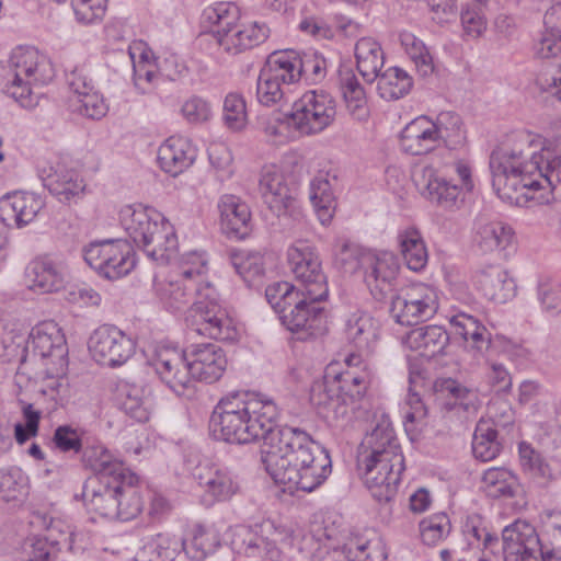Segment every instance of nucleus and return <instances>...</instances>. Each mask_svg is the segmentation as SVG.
<instances>
[{
	"label": "nucleus",
	"mask_w": 561,
	"mask_h": 561,
	"mask_svg": "<svg viewBox=\"0 0 561 561\" xmlns=\"http://www.w3.org/2000/svg\"><path fill=\"white\" fill-rule=\"evenodd\" d=\"M276 402L262 393H230L215 407L209 426L216 439L250 444L266 436L279 417Z\"/></svg>",
	"instance_id": "obj_1"
},
{
	"label": "nucleus",
	"mask_w": 561,
	"mask_h": 561,
	"mask_svg": "<svg viewBox=\"0 0 561 561\" xmlns=\"http://www.w3.org/2000/svg\"><path fill=\"white\" fill-rule=\"evenodd\" d=\"M537 145L530 135H517L512 144L494 149L490 156L492 186L497 196L517 206L525 204L524 190L539 168Z\"/></svg>",
	"instance_id": "obj_2"
},
{
	"label": "nucleus",
	"mask_w": 561,
	"mask_h": 561,
	"mask_svg": "<svg viewBox=\"0 0 561 561\" xmlns=\"http://www.w3.org/2000/svg\"><path fill=\"white\" fill-rule=\"evenodd\" d=\"M118 219L133 242L151 260L168 263L178 248L172 225L156 209L138 205L121 208Z\"/></svg>",
	"instance_id": "obj_3"
},
{
	"label": "nucleus",
	"mask_w": 561,
	"mask_h": 561,
	"mask_svg": "<svg viewBox=\"0 0 561 561\" xmlns=\"http://www.w3.org/2000/svg\"><path fill=\"white\" fill-rule=\"evenodd\" d=\"M201 24L213 32L218 45L230 54L260 45L270 31L265 23H240L239 7L232 2H217L205 8Z\"/></svg>",
	"instance_id": "obj_4"
},
{
	"label": "nucleus",
	"mask_w": 561,
	"mask_h": 561,
	"mask_svg": "<svg viewBox=\"0 0 561 561\" xmlns=\"http://www.w3.org/2000/svg\"><path fill=\"white\" fill-rule=\"evenodd\" d=\"M54 76V67L45 55L34 47L19 46L0 70V85L23 107H31L33 87L47 84Z\"/></svg>",
	"instance_id": "obj_5"
},
{
	"label": "nucleus",
	"mask_w": 561,
	"mask_h": 561,
	"mask_svg": "<svg viewBox=\"0 0 561 561\" xmlns=\"http://www.w3.org/2000/svg\"><path fill=\"white\" fill-rule=\"evenodd\" d=\"M321 445L309 433L296 426H277L266 436L261 451V461L271 476L289 467L301 457L308 456Z\"/></svg>",
	"instance_id": "obj_6"
},
{
	"label": "nucleus",
	"mask_w": 561,
	"mask_h": 561,
	"mask_svg": "<svg viewBox=\"0 0 561 561\" xmlns=\"http://www.w3.org/2000/svg\"><path fill=\"white\" fill-rule=\"evenodd\" d=\"M336 101L324 90H308L286 115L287 127L301 136H312L329 128L336 118Z\"/></svg>",
	"instance_id": "obj_7"
},
{
	"label": "nucleus",
	"mask_w": 561,
	"mask_h": 561,
	"mask_svg": "<svg viewBox=\"0 0 561 561\" xmlns=\"http://www.w3.org/2000/svg\"><path fill=\"white\" fill-rule=\"evenodd\" d=\"M438 136L439 160L442 168L451 169L460 178L468 192L473 190L472 169L470 162L459 157V151L466 145V131L461 117L455 112H442L434 121Z\"/></svg>",
	"instance_id": "obj_8"
},
{
	"label": "nucleus",
	"mask_w": 561,
	"mask_h": 561,
	"mask_svg": "<svg viewBox=\"0 0 561 561\" xmlns=\"http://www.w3.org/2000/svg\"><path fill=\"white\" fill-rule=\"evenodd\" d=\"M439 307L437 290L416 282L398 288L391 295L389 312L401 325H415L430 320Z\"/></svg>",
	"instance_id": "obj_9"
},
{
	"label": "nucleus",
	"mask_w": 561,
	"mask_h": 561,
	"mask_svg": "<svg viewBox=\"0 0 561 561\" xmlns=\"http://www.w3.org/2000/svg\"><path fill=\"white\" fill-rule=\"evenodd\" d=\"M137 483L138 477L123 462H112L107 458V517L126 522L141 512Z\"/></svg>",
	"instance_id": "obj_10"
},
{
	"label": "nucleus",
	"mask_w": 561,
	"mask_h": 561,
	"mask_svg": "<svg viewBox=\"0 0 561 561\" xmlns=\"http://www.w3.org/2000/svg\"><path fill=\"white\" fill-rule=\"evenodd\" d=\"M457 173L442 168V160L432 162L421 168L414 174V183L420 194L430 203L446 210L458 208L462 202V190L468 191L461 180L455 183L453 175ZM458 179H460L458 176Z\"/></svg>",
	"instance_id": "obj_11"
},
{
	"label": "nucleus",
	"mask_w": 561,
	"mask_h": 561,
	"mask_svg": "<svg viewBox=\"0 0 561 561\" xmlns=\"http://www.w3.org/2000/svg\"><path fill=\"white\" fill-rule=\"evenodd\" d=\"M332 472V460L324 447H316L306 457L299 458L289 467L277 472L272 479L279 484L288 485L307 493L321 486Z\"/></svg>",
	"instance_id": "obj_12"
},
{
	"label": "nucleus",
	"mask_w": 561,
	"mask_h": 561,
	"mask_svg": "<svg viewBox=\"0 0 561 561\" xmlns=\"http://www.w3.org/2000/svg\"><path fill=\"white\" fill-rule=\"evenodd\" d=\"M287 261L295 278L307 290L311 299H327L329 295L327 276L317 249L307 240H296L287 249Z\"/></svg>",
	"instance_id": "obj_13"
},
{
	"label": "nucleus",
	"mask_w": 561,
	"mask_h": 561,
	"mask_svg": "<svg viewBox=\"0 0 561 561\" xmlns=\"http://www.w3.org/2000/svg\"><path fill=\"white\" fill-rule=\"evenodd\" d=\"M369 380L366 373L345 370L336 374L333 382L329 387L321 389L319 385L312 389L311 401L317 405H323L332 410L335 414L344 415L347 413V405L363 398L368 387Z\"/></svg>",
	"instance_id": "obj_14"
},
{
	"label": "nucleus",
	"mask_w": 561,
	"mask_h": 561,
	"mask_svg": "<svg viewBox=\"0 0 561 561\" xmlns=\"http://www.w3.org/2000/svg\"><path fill=\"white\" fill-rule=\"evenodd\" d=\"M542 551L535 527L518 519L503 529L500 547L494 548L492 557L478 561H540Z\"/></svg>",
	"instance_id": "obj_15"
},
{
	"label": "nucleus",
	"mask_w": 561,
	"mask_h": 561,
	"mask_svg": "<svg viewBox=\"0 0 561 561\" xmlns=\"http://www.w3.org/2000/svg\"><path fill=\"white\" fill-rule=\"evenodd\" d=\"M394 459L396 457L382 456L375 457V460L371 457H364L362 460L364 482L371 496L379 503L391 502L398 493L404 470V457L399 455V459Z\"/></svg>",
	"instance_id": "obj_16"
},
{
	"label": "nucleus",
	"mask_w": 561,
	"mask_h": 561,
	"mask_svg": "<svg viewBox=\"0 0 561 561\" xmlns=\"http://www.w3.org/2000/svg\"><path fill=\"white\" fill-rule=\"evenodd\" d=\"M539 168L524 190L525 204L547 205L556 198H561V156L542 148L538 154Z\"/></svg>",
	"instance_id": "obj_17"
},
{
	"label": "nucleus",
	"mask_w": 561,
	"mask_h": 561,
	"mask_svg": "<svg viewBox=\"0 0 561 561\" xmlns=\"http://www.w3.org/2000/svg\"><path fill=\"white\" fill-rule=\"evenodd\" d=\"M148 362L161 381L178 396L193 388L187 352L170 345H158Z\"/></svg>",
	"instance_id": "obj_18"
},
{
	"label": "nucleus",
	"mask_w": 561,
	"mask_h": 561,
	"mask_svg": "<svg viewBox=\"0 0 561 561\" xmlns=\"http://www.w3.org/2000/svg\"><path fill=\"white\" fill-rule=\"evenodd\" d=\"M187 327L198 335L234 341L238 331L227 311L214 300H197L188 309Z\"/></svg>",
	"instance_id": "obj_19"
},
{
	"label": "nucleus",
	"mask_w": 561,
	"mask_h": 561,
	"mask_svg": "<svg viewBox=\"0 0 561 561\" xmlns=\"http://www.w3.org/2000/svg\"><path fill=\"white\" fill-rule=\"evenodd\" d=\"M261 534L248 526L236 529L232 546L238 553L259 561H279L280 550L276 547L280 533L267 520L259 526Z\"/></svg>",
	"instance_id": "obj_20"
},
{
	"label": "nucleus",
	"mask_w": 561,
	"mask_h": 561,
	"mask_svg": "<svg viewBox=\"0 0 561 561\" xmlns=\"http://www.w3.org/2000/svg\"><path fill=\"white\" fill-rule=\"evenodd\" d=\"M322 300L311 299L307 290H302L293 307L279 316V319L289 331L300 334L301 340L316 336L323 331L324 310L319 306Z\"/></svg>",
	"instance_id": "obj_21"
},
{
	"label": "nucleus",
	"mask_w": 561,
	"mask_h": 561,
	"mask_svg": "<svg viewBox=\"0 0 561 561\" xmlns=\"http://www.w3.org/2000/svg\"><path fill=\"white\" fill-rule=\"evenodd\" d=\"M449 323L454 333L461 336L471 348L481 355L489 350L506 352L512 346L511 340L501 334L492 336L478 318L463 311L450 316Z\"/></svg>",
	"instance_id": "obj_22"
},
{
	"label": "nucleus",
	"mask_w": 561,
	"mask_h": 561,
	"mask_svg": "<svg viewBox=\"0 0 561 561\" xmlns=\"http://www.w3.org/2000/svg\"><path fill=\"white\" fill-rule=\"evenodd\" d=\"M30 344L34 355L51 360L57 376L65 374L68 348L65 335L57 323L46 321L34 327L31 331Z\"/></svg>",
	"instance_id": "obj_23"
},
{
	"label": "nucleus",
	"mask_w": 561,
	"mask_h": 561,
	"mask_svg": "<svg viewBox=\"0 0 561 561\" xmlns=\"http://www.w3.org/2000/svg\"><path fill=\"white\" fill-rule=\"evenodd\" d=\"M368 263L365 283L370 294L378 301H383L397 288L400 270L398 257L391 252L373 253L364 259Z\"/></svg>",
	"instance_id": "obj_24"
},
{
	"label": "nucleus",
	"mask_w": 561,
	"mask_h": 561,
	"mask_svg": "<svg viewBox=\"0 0 561 561\" xmlns=\"http://www.w3.org/2000/svg\"><path fill=\"white\" fill-rule=\"evenodd\" d=\"M401 149L412 156L433 154L439 161V142L434 121L421 115L408 123L400 133Z\"/></svg>",
	"instance_id": "obj_25"
},
{
	"label": "nucleus",
	"mask_w": 561,
	"mask_h": 561,
	"mask_svg": "<svg viewBox=\"0 0 561 561\" xmlns=\"http://www.w3.org/2000/svg\"><path fill=\"white\" fill-rule=\"evenodd\" d=\"M192 383L194 380L214 383L227 369L225 351L213 343L192 345L188 351Z\"/></svg>",
	"instance_id": "obj_26"
},
{
	"label": "nucleus",
	"mask_w": 561,
	"mask_h": 561,
	"mask_svg": "<svg viewBox=\"0 0 561 561\" xmlns=\"http://www.w3.org/2000/svg\"><path fill=\"white\" fill-rule=\"evenodd\" d=\"M38 173L44 186L61 203L77 199L84 192L85 184L78 171L62 161L41 168Z\"/></svg>",
	"instance_id": "obj_27"
},
{
	"label": "nucleus",
	"mask_w": 561,
	"mask_h": 561,
	"mask_svg": "<svg viewBox=\"0 0 561 561\" xmlns=\"http://www.w3.org/2000/svg\"><path fill=\"white\" fill-rule=\"evenodd\" d=\"M259 192L264 204L277 216L294 208L295 198L288 187L285 175L275 164H265L259 176Z\"/></svg>",
	"instance_id": "obj_28"
},
{
	"label": "nucleus",
	"mask_w": 561,
	"mask_h": 561,
	"mask_svg": "<svg viewBox=\"0 0 561 561\" xmlns=\"http://www.w3.org/2000/svg\"><path fill=\"white\" fill-rule=\"evenodd\" d=\"M41 196L28 192H14L0 199V221L4 227L22 228L32 222L44 207Z\"/></svg>",
	"instance_id": "obj_29"
},
{
	"label": "nucleus",
	"mask_w": 561,
	"mask_h": 561,
	"mask_svg": "<svg viewBox=\"0 0 561 561\" xmlns=\"http://www.w3.org/2000/svg\"><path fill=\"white\" fill-rule=\"evenodd\" d=\"M111 401L114 407L137 423L149 421L152 412L150 391L144 387L119 381L112 389Z\"/></svg>",
	"instance_id": "obj_30"
},
{
	"label": "nucleus",
	"mask_w": 561,
	"mask_h": 561,
	"mask_svg": "<svg viewBox=\"0 0 561 561\" xmlns=\"http://www.w3.org/2000/svg\"><path fill=\"white\" fill-rule=\"evenodd\" d=\"M153 290L167 310L178 312L193 305L195 295L199 294L201 285L174 273L164 279L154 278Z\"/></svg>",
	"instance_id": "obj_31"
},
{
	"label": "nucleus",
	"mask_w": 561,
	"mask_h": 561,
	"mask_svg": "<svg viewBox=\"0 0 561 561\" xmlns=\"http://www.w3.org/2000/svg\"><path fill=\"white\" fill-rule=\"evenodd\" d=\"M196 149L181 136H171L158 149V163L171 176H178L191 168L196 160Z\"/></svg>",
	"instance_id": "obj_32"
},
{
	"label": "nucleus",
	"mask_w": 561,
	"mask_h": 561,
	"mask_svg": "<svg viewBox=\"0 0 561 561\" xmlns=\"http://www.w3.org/2000/svg\"><path fill=\"white\" fill-rule=\"evenodd\" d=\"M26 275L30 288L41 294L59 291L66 286V268L49 256L34 259L27 266Z\"/></svg>",
	"instance_id": "obj_33"
},
{
	"label": "nucleus",
	"mask_w": 561,
	"mask_h": 561,
	"mask_svg": "<svg viewBox=\"0 0 561 561\" xmlns=\"http://www.w3.org/2000/svg\"><path fill=\"white\" fill-rule=\"evenodd\" d=\"M513 240V228L503 221L478 218L474 222L473 243L483 253L504 252Z\"/></svg>",
	"instance_id": "obj_34"
},
{
	"label": "nucleus",
	"mask_w": 561,
	"mask_h": 561,
	"mask_svg": "<svg viewBox=\"0 0 561 561\" xmlns=\"http://www.w3.org/2000/svg\"><path fill=\"white\" fill-rule=\"evenodd\" d=\"M221 228L230 237L244 239L250 232L251 211L240 197L222 195L218 202Z\"/></svg>",
	"instance_id": "obj_35"
},
{
	"label": "nucleus",
	"mask_w": 561,
	"mask_h": 561,
	"mask_svg": "<svg viewBox=\"0 0 561 561\" xmlns=\"http://www.w3.org/2000/svg\"><path fill=\"white\" fill-rule=\"evenodd\" d=\"M476 284L486 299L497 304H505L515 296V282L500 265H489L479 271Z\"/></svg>",
	"instance_id": "obj_36"
},
{
	"label": "nucleus",
	"mask_w": 561,
	"mask_h": 561,
	"mask_svg": "<svg viewBox=\"0 0 561 561\" xmlns=\"http://www.w3.org/2000/svg\"><path fill=\"white\" fill-rule=\"evenodd\" d=\"M336 185V174L329 171H320L310 183V201L323 226L331 222L335 211L334 190Z\"/></svg>",
	"instance_id": "obj_37"
},
{
	"label": "nucleus",
	"mask_w": 561,
	"mask_h": 561,
	"mask_svg": "<svg viewBox=\"0 0 561 561\" xmlns=\"http://www.w3.org/2000/svg\"><path fill=\"white\" fill-rule=\"evenodd\" d=\"M364 448L363 456L375 457L390 456L396 457L394 461L402 455L399 440L388 417H382L373 431L362 443Z\"/></svg>",
	"instance_id": "obj_38"
},
{
	"label": "nucleus",
	"mask_w": 561,
	"mask_h": 561,
	"mask_svg": "<svg viewBox=\"0 0 561 561\" xmlns=\"http://www.w3.org/2000/svg\"><path fill=\"white\" fill-rule=\"evenodd\" d=\"M404 343L421 356L432 358L444 353L449 343V334L440 325H425L411 330Z\"/></svg>",
	"instance_id": "obj_39"
},
{
	"label": "nucleus",
	"mask_w": 561,
	"mask_h": 561,
	"mask_svg": "<svg viewBox=\"0 0 561 561\" xmlns=\"http://www.w3.org/2000/svg\"><path fill=\"white\" fill-rule=\"evenodd\" d=\"M198 481L214 501H228L240 489L236 476L228 468L215 465L198 473Z\"/></svg>",
	"instance_id": "obj_40"
},
{
	"label": "nucleus",
	"mask_w": 561,
	"mask_h": 561,
	"mask_svg": "<svg viewBox=\"0 0 561 561\" xmlns=\"http://www.w3.org/2000/svg\"><path fill=\"white\" fill-rule=\"evenodd\" d=\"M354 50L358 72L367 82H374L383 66L381 45L373 37H362L356 42Z\"/></svg>",
	"instance_id": "obj_41"
},
{
	"label": "nucleus",
	"mask_w": 561,
	"mask_h": 561,
	"mask_svg": "<svg viewBox=\"0 0 561 561\" xmlns=\"http://www.w3.org/2000/svg\"><path fill=\"white\" fill-rule=\"evenodd\" d=\"M136 266V253L126 239H107V279L129 274Z\"/></svg>",
	"instance_id": "obj_42"
},
{
	"label": "nucleus",
	"mask_w": 561,
	"mask_h": 561,
	"mask_svg": "<svg viewBox=\"0 0 561 561\" xmlns=\"http://www.w3.org/2000/svg\"><path fill=\"white\" fill-rule=\"evenodd\" d=\"M262 70L284 85L293 84L300 80L299 54L291 49L274 51L267 57Z\"/></svg>",
	"instance_id": "obj_43"
},
{
	"label": "nucleus",
	"mask_w": 561,
	"mask_h": 561,
	"mask_svg": "<svg viewBox=\"0 0 561 561\" xmlns=\"http://www.w3.org/2000/svg\"><path fill=\"white\" fill-rule=\"evenodd\" d=\"M480 488L491 499L512 497L518 488V480L505 467H491L483 472Z\"/></svg>",
	"instance_id": "obj_44"
},
{
	"label": "nucleus",
	"mask_w": 561,
	"mask_h": 561,
	"mask_svg": "<svg viewBox=\"0 0 561 561\" xmlns=\"http://www.w3.org/2000/svg\"><path fill=\"white\" fill-rule=\"evenodd\" d=\"M398 241L408 268L413 272L424 270L428 253L421 232L415 228L404 229L399 232Z\"/></svg>",
	"instance_id": "obj_45"
},
{
	"label": "nucleus",
	"mask_w": 561,
	"mask_h": 561,
	"mask_svg": "<svg viewBox=\"0 0 561 561\" xmlns=\"http://www.w3.org/2000/svg\"><path fill=\"white\" fill-rule=\"evenodd\" d=\"M345 334L358 350H369L378 337V328L369 313L356 311L346 321Z\"/></svg>",
	"instance_id": "obj_46"
},
{
	"label": "nucleus",
	"mask_w": 561,
	"mask_h": 561,
	"mask_svg": "<svg viewBox=\"0 0 561 561\" xmlns=\"http://www.w3.org/2000/svg\"><path fill=\"white\" fill-rule=\"evenodd\" d=\"M377 91L387 101L399 100L407 95L412 87V77L402 68L390 67L377 77Z\"/></svg>",
	"instance_id": "obj_47"
},
{
	"label": "nucleus",
	"mask_w": 561,
	"mask_h": 561,
	"mask_svg": "<svg viewBox=\"0 0 561 561\" xmlns=\"http://www.w3.org/2000/svg\"><path fill=\"white\" fill-rule=\"evenodd\" d=\"M503 449L497 431L491 422L480 420L476 426L472 439V454L481 461H491L496 458Z\"/></svg>",
	"instance_id": "obj_48"
},
{
	"label": "nucleus",
	"mask_w": 561,
	"mask_h": 561,
	"mask_svg": "<svg viewBox=\"0 0 561 561\" xmlns=\"http://www.w3.org/2000/svg\"><path fill=\"white\" fill-rule=\"evenodd\" d=\"M434 388L436 392H440L453 400V402H449L451 408H460L468 414H474L480 407L478 392L462 386L455 379L437 380Z\"/></svg>",
	"instance_id": "obj_49"
},
{
	"label": "nucleus",
	"mask_w": 561,
	"mask_h": 561,
	"mask_svg": "<svg viewBox=\"0 0 561 561\" xmlns=\"http://www.w3.org/2000/svg\"><path fill=\"white\" fill-rule=\"evenodd\" d=\"M219 542V536L215 529L195 525L191 537L183 539V551L190 559L202 561L216 550Z\"/></svg>",
	"instance_id": "obj_50"
},
{
	"label": "nucleus",
	"mask_w": 561,
	"mask_h": 561,
	"mask_svg": "<svg viewBox=\"0 0 561 561\" xmlns=\"http://www.w3.org/2000/svg\"><path fill=\"white\" fill-rule=\"evenodd\" d=\"M229 261L236 273L249 285L264 274V256L259 251L231 249Z\"/></svg>",
	"instance_id": "obj_51"
},
{
	"label": "nucleus",
	"mask_w": 561,
	"mask_h": 561,
	"mask_svg": "<svg viewBox=\"0 0 561 561\" xmlns=\"http://www.w3.org/2000/svg\"><path fill=\"white\" fill-rule=\"evenodd\" d=\"M107 364L111 367L124 365L135 353V341L114 325H107Z\"/></svg>",
	"instance_id": "obj_52"
},
{
	"label": "nucleus",
	"mask_w": 561,
	"mask_h": 561,
	"mask_svg": "<svg viewBox=\"0 0 561 561\" xmlns=\"http://www.w3.org/2000/svg\"><path fill=\"white\" fill-rule=\"evenodd\" d=\"M340 88L351 114L362 117L366 113V94L352 70L340 72Z\"/></svg>",
	"instance_id": "obj_53"
},
{
	"label": "nucleus",
	"mask_w": 561,
	"mask_h": 561,
	"mask_svg": "<svg viewBox=\"0 0 561 561\" xmlns=\"http://www.w3.org/2000/svg\"><path fill=\"white\" fill-rule=\"evenodd\" d=\"M28 491V478L16 467L0 471V500L20 502Z\"/></svg>",
	"instance_id": "obj_54"
},
{
	"label": "nucleus",
	"mask_w": 561,
	"mask_h": 561,
	"mask_svg": "<svg viewBox=\"0 0 561 561\" xmlns=\"http://www.w3.org/2000/svg\"><path fill=\"white\" fill-rule=\"evenodd\" d=\"M400 39L419 75L423 78L431 76L434 72L433 57L424 43L412 33H402Z\"/></svg>",
	"instance_id": "obj_55"
},
{
	"label": "nucleus",
	"mask_w": 561,
	"mask_h": 561,
	"mask_svg": "<svg viewBox=\"0 0 561 561\" xmlns=\"http://www.w3.org/2000/svg\"><path fill=\"white\" fill-rule=\"evenodd\" d=\"M518 455L520 467L525 473L538 480H549L552 478L550 466L529 443H519Z\"/></svg>",
	"instance_id": "obj_56"
},
{
	"label": "nucleus",
	"mask_w": 561,
	"mask_h": 561,
	"mask_svg": "<svg viewBox=\"0 0 561 561\" xmlns=\"http://www.w3.org/2000/svg\"><path fill=\"white\" fill-rule=\"evenodd\" d=\"M302 294V289H297L288 282H276L268 285L265 289V297L271 307L282 316Z\"/></svg>",
	"instance_id": "obj_57"
},
{
	"label": "nucleus",
	"mask_w": 561,
	"mask_h": 561,
	"mask_svg": "<svg viewBox=\"0 0 561 561\" xmlns=\"http://www.w3.org/2000/svg\"><path fill=\"white\" fill-rule=\"evenodd\" d=\"M346 561H386L387 556L377 541L352 539L343 547Z\"/></svg>",
	"instance_id": "obj_58"
},
{
	"label": "nucleus",
	"mask_w": 561,
	"mask_h": 561,
	"mask_svg": "<svg viewBox=\"0 0 561 561\" xmlns=\"http://www.w3.org/2000/svg\"><path fill=\"white\" fill-rule=\"evenodd\" d=\"M451 525L445 513L433 514L420 522V535L423 543L436 546L450 533Z\"/></svg>",
	"instance_id": "obj_59"
},
{
	"label": "nucleus",
	"mask_w": 561,
	"mask_h": 561,
	"mask_svg": "<svg viewBox=\"0 0 561 561\" xmlns=\"http://www.w3.org/2000/svg\"><path fill=\"white\" fill-rule=\"evenodd\" d=\"M534 84L541 92H549L561 101V60L545 62L534 73Z\"/></svg>",
	"instance_id": "obj_60"
},
{
	"label": "nucleus",
	"mask_w": 561,
	"mask_h": 561,
	"mask_svg": "<svg viewBox=\"0 0 561 561\" xmlns=\"http://www.w3.org/2000/svg\"><path fill=\"white\" fill-rule=\"evenodd\" d=\"M99 472L89 478L83 485V501L89 512H94L101 517L105 516L104 505V490L105 486L101 484L102 470L105 468V462L100 463Z\"/></svg>",
	"instance_id": "obj_61"
},
{
	"label": "nucleus",
	"mask_w": 561,
	"mask_h": 561,
	"mask_svg": "<svg viewBox=\"0 0 561 561\" xmlns=\"http://www.w3.org/2000/svg\"><path fill=\"white\" fill-rule=\"evenodd\" d=\"M247 117V106L242 95L229 93L224 101L225 125L233 131H239L245 127Z\"/></svg>",
	"instance_id": "obj_62"
},
{
	"label": "nucleus",
	"mask_w": 561,
	"mask_h": 561,
	"mask_svg": "<svg viewBox=\"0 0 561 561\" xmlns=\"http://www.w3.org/2000/svg\"><path fill=\"white\" fill-rule=\"evenodd\" d=\"M284 87L277 79L261 69L256 82L257 101L265 106L278 104L285 95Z\"/></svg>",
	"instance_id": "obj_63"
},
{
	"label": "nucleus",
	"mask_w": 561,
	"mask_h": 561,
	"mask_svg": "<svg viewBox=\"0 0 561 561\" xmlns=\"http://www.w3.org/2000/svg\"><path fill=\"white\" fill-rule=\"evenodd\" d=\"M299 76L310 84L322 82L327 76V60L317 53L299 55Z\"/></svg>",
	"instance_id": "obj_64"
}]
</instances>
